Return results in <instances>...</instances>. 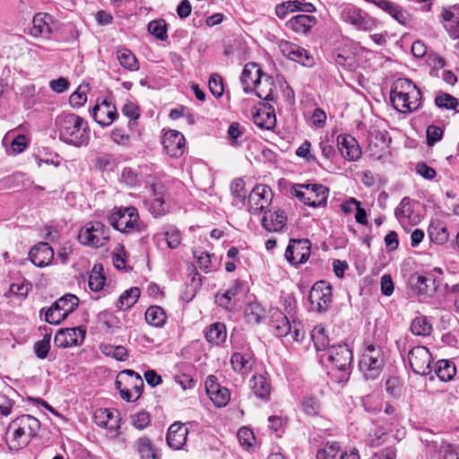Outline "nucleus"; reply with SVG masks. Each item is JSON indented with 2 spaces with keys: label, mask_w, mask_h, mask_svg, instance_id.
<instances>
[{
  "label": "nucleus",
  "mask_w": 459,
  "mask_h": 459,
  "mask_svg": "<svg viewBox=\"0 0 459 459\" xmlns=\"http://www.w3.org/2000/svg\"><path fill=\"white\" fill-rule=\"evenodd\" d=\"M301 408L306 414L314 416L318 414L320 411V403L316 397L307 395L303 397L301 401Z\"/></svg>",
  "instance_id": "4d7b16f0"
},
{
  "label": "nucleus",
  "mask_w": 459,
  "mask_h": 459,
  "mask_svg": "<svg viewBox=\"0 0 459 459\" xmlns=\"http://www.w3.org/2000/svg\"><path fill=\"white\" fill-rule=\"evenodd\" d=\"M431 446L437 450L440 457L437 459H459V446L441 442L437 445V441H433Z\"/></svg>",
  "instance_id": "37998d69"
},
{
  "label": "nucleus",
  "mask_w": 459,
  "mask_h": 459,
  "mask_svg": "<svg viewBox=\"0 0 459 459\" xmlns=\"http://www.w3.org/2000/svg\"><path fill=\"white\" fill-rule=\"evenodd\" d=\"M167 319V316L162 307L159 306H152L145 312L146 322L155 327L162 326Z\"/></svg>",
  "instance_id": "ea45409f"
},
{
  "label": "nucleus",
  "mask_w": 459,
  "mask_h": 459,
  "mask_svg": "<svg viewBox=\"0 0 459 459\" xmlns=\"http://www.w3.org/2000/svg\"><path fill=\"white\" fill-rule=\"evenodd\" d=\"M271 326L275 335L285 337L300 342L305 337V330L300 322H290L289 318L280 310L275 309L271 314Z\"/></svg>",
  "instance_id": "423d86ee"
},
{
  "label": "nucleus",
  "mask_w": 459,
  "mask_h": 459,
  "mask_svg": "<svg viewBox=\"0 0 459 459\" xmlns=\"http://www.w3.org/2000/svg\"><path fill=\"white\" fill-rule=\"evenodd\" d=\"M255 123L261 128L272 129L276 123L275 114L273 112L260 111L254 117Z\"/></svg>",
  "instance_id": "09e8293b"
},
{
  "label": "nucleus",
  "mask_w": 459,
  "mask_h": 459,
  "mask_svg": "<svg viewBox=\"0 0 459 459\" xmlns=\"http://www.w3.org/2000/svg\"><path fill=\"white\" fill-rule=\"evenodd\" d=\"M279 48L281 53L290 60L307 66L313 63V58L308 55L307 51L296 44L281 40L279 43Z\"/></svg>",
  "instance_id": "4be33fe9"
},
{
  "label": "nucleus",
  "mask_w": 459,
  "mask_h": 459,
  "mask_svg": "<svg viewBox=\"0 0 459 459\" xmlns=\"http://www.w3.org/2000/svg\"><path fill=\"white\" fill-rule=\"evenodd\" d=\"M311 338L317 351H325L330 348V340L324 327L320 325L316 326L311 332Z\"/></svg>",
  "instance_id": "c03bdc74"
},
{
  "label": "nucleus",
  "mask_w": 459,
  "mask_h": 459,
  "mask_svg": "<svg viewBox=\"0 0 459 459\" xmlns=\"http://www.w3.org/2000/svg\"><path fill=\"white\" fill-rule=\"evenodd\" d=\"M443 135V131L439 126L431 125L427 128V141L429 145H433L440 141Z\"/></svg>",
  "instance_id": "69168bd1"
},
{
  "label": "nucleus",
  "mask_w": 459,
  "mask_h": 459,
  "mask_svg": "<svg viewBox=\"0 0 459 459\" xmlns=\"http://www.w3.org/2000/svg\"><path fill=\"white\" fill-rule=\"evenodd\" d=\"M97 265H94L90 277H89V287L92 291H100L103 289L106 277L100 270L97 269Z\"/></svg>",
  "instance_id": "603ef678"
},
{
  "label": "nucleus",
  "mask_w": 459,
  "mask_h": 459,
  "mask_svg": "<svg viewBox=\"0 0 459 459\" xmlns=\"http://www.w3.org/2000/svg\"><path fill=\"white\" fill-rule=\"evenodd\" d=\"M208 84H209L210 91L212 92V94L214 97L219 98L223 94L224 89H223L222 79L219 74H212Z\"/></svg>",
  "instance_id": "bf43d9fd"
},
{
  "label": "nucleus",
  "mask_w": 459,
  "mask_h": 459,
  "mask_svg": "<svg viewBox=\"0 0 459 459\" xmlns=\"http://www.w3.org/2000/svg\"><path fill=\"white\" fill-rule=\"evenodd\" d=\"M384 366V356L380 347L368 344L359 362L360 370L367 379H376Z\"/></svg>",
  "instance_id": "6e6552de"
},
{
  "label": "nucleus",
  "mask_w": 459,
  "mask_h": 459,
  "mask_svg": "<svg viewBox=\"0 0 459 459\" xmlns=\"http://www.w3.org/2000/svg\"><path fill=\"white\" fill-rule=\"evenodd\" d=\"M230 191L234 197L244 200L246 198V184L243 179L236 178L230 184Z\"/></svg>",
  "instance_id": "052dcab7"
},
{
  "label": "nucleus",
  "mask_w": 459,
  "mask_h": 459,
  "mask_svg": "<svg viewBox=\"0 0 459 459\" xmlns=\"http://www.w3.org/2000/svg\"><path fill=\"white\" fill-rule=\"evenodd\" d=\"M432 326L424 316L414 318L411 325V331L414 335L427 336L430 334Z\"/></svg>",
  "instance_id": "a18cd8bd"
},
{
  "label": "nucleus",
  "mask_w": 459,
  "mask_h": 459,
  "mask_svg": "<svg viewBox=\"0 0 459 459\" xmlns=\"http://www.w3.org/2000/svg\"><path fill=\"white\" fill-rule=\"evenodd\" d=\"M337 145L342 156L350 161L360 159L362 152L357 140L350 134H342L337 137Z\"/></svg>",
  "instance_id": "412c9836"
},
{
  "label": "nucleus",
  "mask_w": 459,
  "mask_h": 459,
  "mask_svg": "<svg viewBox=\"0 0 459 459\" xmlns=\"http://www.w3.org/2000/svg\"><path fill=\"white\" fill-rule=\"evenodd\" d=\"M333 365V369H336L339 373L336 376L337 382H345L351 375V366L352 361V353L346 343H339L332 345L323 357Z\"/></svg>",
  "instance_id": "39448f33"
},
{
  "label": "nucleus",
  "mask_w": 459,
  "mask_h": 459,
  "mask_svg": "<svg viewBox=\"0 0 459 459\" xmlns=\"http://www.w3.org/2000/svg\"><path fill=\"white\" fill-rule=\"evenodd\" d=\"M317 20L315 16L298 14L291 17L286 22V27L297 34L306 35L312 30Z\"/></svg>",
  "instance_id": "bb28decb"
},
{
  "label": "nucleus",
  "mask_w": 459,
  "mask_h": 459,
  "mask_svg": "<svg viewBox=\"0 0 459 459\" xmlns=\"http://www.w3.org/2000/svg\"><path fill=\"white\" fill-rule=\"evenodd\" d=\"M227 330L222 323H213L205 330V339L213 345H220L226 341Z\"/></svg>",
  "instance_id": "c9c22d12"
},
{
  "label": "nucleus",
  "mask_w": 459,
  "mask_h": 459,
  "mask_svg": "<svg viewBox=\"0 0 459 459\" xmlns=\"http://www.w3.org/2000/svg\"><path fill=\"white\" fill-rule=\"evenodd\" d=\"M188 429L178 422H175L169 428L167 434L168 445L175 449H180L186 442Z\"/></svg>",
  "instance_id": "c85d7f7f"
},
{
  "label": "nucleus",
  "mask_w": 459,
  "mask_h": 459,
  "mask_svg": "<svg viewBox=\"0 0 459 459\" xmlns=\"http://www.w3.org/2000/svg\"><path fill=\"white\" fill-rule=\"evenodd\" d=\"M341 452V446L338 442L328 441L325 446L316 453V459H336Z\"/></svg>",
  "instance_id": "de8ad7c7"
},
{
  "label": "nucleus",
  "mask_w": 459,
  "mask_h": 459,
  "mask_svg": "<svg viewBox=\"0 0 459 459\" xmlns=\"http://www.w3.org/2000/svg\"><path fill=\"white\" fill-rule=\"evenodd\" d=\"M164 236L167 246L171 248H177L181 243L180 231L174 226H168L164 230Z\"/></svg>",
  "instance_id": "5fc2aeb1"
},
{
  "label": "nucleus",
  "mask_w": 459,
  "mask_h": 459,
  "mask_svg": "<svg viewBox=\"0 0 459 459\" xmlns=\"http://www.w3.org/2000/svg\"><path fill=\"white\" fill-rule=\"evenodd\" d=\"M86 329L83 326L58 330L54 338V343L59 348H68L82 343Z\"/></svg>",
  "instance_id": "dca6fc26"
},
{
  "label": "nucleus",
  "mask_w": 459,
  "mask_h": 459,
  "mask_svg": "<svg viewBox=\"0 0 459 459\" xmlns=\"http://www.w3.org/2000/svg\"><path fill=\"white\" fill-rule=\"evenodd\" d=\"M134 448L140 459H159L156 449L147 437H139L134 442Z\"/></svg>",
  "instance_id": "e433bc0d"
},
{
  "label": "nucleus",
  "mask_w": 459,
  "mask_h": 459,
  "mask_svg": "<svg viewBox=\"0 0 459 459\" xmlns=\"http://www.w3.org/2000/svg\"><path fill=\"white\" fill-rule=\"evenodd\" d=\"M264 74L262 72L257 64H247L243 69L240 78L244 91L246 93L252 92L258 81L263 77Z\"/></svg>",
  "instance_id": "a878e982"
},
{
  "label": "nucleus",
  "mask_w": 459,
  "mask_h": 459,
  "mask_svg": "<svg viewBox=\"0 0 459 459\" xmlns=\"http://www.w3.org/2000/svg\"><path fill=\"white\" fill-rule=\"evenodd\" d=\"M94 422L101 428L107 429V437L110 439L119 437L121 419L119 415H114V411L109 409H97L93 415Z\"/></svg>",
  "instance_id": "ddd939ff"
},
{
  "label": "nucleus",
  "mask_w": 459,
  "mask_h": 459,
  "mask_svg": "<svg viewBox=\"0 0 459 459\" xmlns=\"http://www.w3.org/2000/svg\"><path fill=\"white\" fill-rule=\"evenodd\" d=\"M390 100L397 111L410 114L420 108L421 92L412 81L407 78H398L392 85Z\"/></svg>",
  "instance_id": "f03ea898"
},
{
  "label": "nucleus",
  "mask_w": 459,
  "mask_h": 459,
  "mask_svg": "<svg viewBox=\"0 0 459 459\" xmlns=\"http://www.w3.org/2000/svg\"><path fill=\"white\" fill-rule=\"evenodd\" d=\"M250 386L255 395L261 399H266L271 394V382L266 374H255L250 379Z\"/></svg>",
  "instance_id": "72a5a7b5"
},
{
  "label": "nucleus",
  "mask_w": 459,
  "mask_h": 459,
  "mask_svg": "<svg viewBox=\"0 0 459 459\" xmlns=\"http://www.w3.org/2000/svg\"><path fill=\"white\" fill-rule=\"evenodd\" d=\"M92 117L101 126H108L117 117L116 106L108 100L98 101L92 108Z\"/></svg>",
  "instance_id": "6ab92c4d"
},
{
  "label": "nucleus",
  "mask_w": 459,
  "mask_h": 459,
  "mask_svg": "<svg viewBox=\"0 0 459 459\" xmlns=\"http://www.w3.org/2000/svg\"><path fill=\"white\" fill-rule=\"evenodd\" d=\"M59 139L65 143L81 147L86 145L90 138L87 121L74 114L62 112L55 120Z\"/></svg>",
  "instance_id": "f257e3e1"
},
{
  "label": "nucleus",
  "mask_w": 459,
  "mask_h": 459,
  "mask_svg": "<svg viewBox=\"0 0 459 459\" xmlns=\"http://www.w3.org/2000/svg\"><path fill=\"white\" fill-rule=\"evenodd\" d=\"M29 257L35 266L46 267L54 258V250L48 243L40 242L31 247Z\"/></svg>",
  "instance_id": "5701e85b"
},
{
  "label": "nucleus",
  "mask_w": 459,
  "mask_h": 459,
  "mask_svg": "<svg viewBox=\"0 0 459 459\" xmlns=\"http://www.w3.org/2000/svg\"><path fill=\"white\" fill-rule=\"evenodd\" d=\"M117 58L119 64L129 71H137L139 69L135 56L127 48L117 49Z\"/></svg>",
  "instance_id": "79ce46f5"
},
{
  "label": "nucleus",
  "mask_w": 459,
  "mask_h": 459,
  "mask_svg": "<svg viewBox=\"0 0 459 459\" xmlns=\"http://www.w3.org/2000/svg\"><path fill=\"white\" fill-rule=\"evenodd\" d=\"M274 88L275 84L273 79L270 75L264 74L263 77L258 81L253 91L259 99L264 100H273Z\"/></svg>",
  "instance_id": "f704fd0d"
},
{
  "label": "nucleus",
  "mask_w": 459,
  "mask_h": 459,
  "mask_svg": "<svg viewBox=\"0 0 459 459\" xmlns=\"http://www.w3.org/2000/svg\"><path fill=\"white\" fill-rule=\"evenodd\" d=\"M309 301L314 310L326 311L332 303V286L325 281H316L309 293Z\"/></svg>",
  "instance_id": "9b49d317"
},
{
  "label": "nucleus",
  "mask_w": 459,
  "mask_h": 459,
  "mask_svg": "<svg viewBox=\"0 0 459 459\" xmlns=\"http://www.w3.org/2000/svg\"><path fill=\"white\" fill-rule=\"evenodd\" d=\"M435 373L444 382L450 381L455 376V365L447 359H440L437 362Z\"/></svg>",
  "instance_id": "58836bf2"
},
{
  "label": "nucleus",
  "mask_w": 459,
  "mask_h": 459,
  "mask_svg": "<svg viewBox=\"0 0 459 459\" xmlns=\"http://www.w3.org/2000/svg\"><path fill=\"white\" fill-rule=\"evenodd\" d=\"M411 281L415 290L421 295H431L437 290L440 282L432 273L416 274Z\"/></svg>",
  "instance_id": "b1692460"
},
{
  "label": "nucleus",
  "mask_w": 459,
  "mask_h": 459,
  "mask_svg": "<svg viewBox=\"0 0 459 459\" xmlns=\"http://www.w3.org/2000/svg\"><path fill=\"white\" fill-rule=\"evenodd\" d=\"M121 179L130 186H134L139 182L138 174L131 168H125L123 169Z\"/></svg>",
  "instance_id": "774afa93"
},
{
  "label": "nucleus",
  "mask_w": 459,
  "mask_h": 459,
  "mask_svg": "<svg viewBox=\"0 0 459 459\" xmlns=\"http://www.w3.org/2000/svg\"><path fill=\"white\" fill-rule=\"evenodd\" d=\"M306 194L311 197L308 205L314 208L325 206L328 197V188L320 184H306Z\"/></svg>",
  "instance_id": "c756f323"
},
{
  "label": "nucleus",
  "mask_w": 459,
  "mask_h": 459,
  "mask_svg": "<svg viewBox=\"0 0 459 459\" xmlns=\"http://www.w3.org/2000/svg\"><path fill=\"white\" fill-rule=\"evenodd\" d=\"M50 335L46 334L42 340H39L34 344V351L39 359H45L50 349Z\"/></svg>",
  "instance_id": "13d9d810"
},
{
  "label": "nucleus",
  "mask_w": 459,
  "mask_h": 459,
  "mask_svg": "<svg viewBox=\"0 0 459 459\" xmlns=\"http://www.w3.org/2000/svg\"><path fill=\"white\" fill-rule=\"evenodd\" d=\"M108 239V228L98 221L87 222L78 234L81 244L95 248L105 246Z\"/></svg>",
  "instance_id": "0eeeda50"
},
{
  "label": "nucleus",
  "mask_w": 459,
  "mask_h": 459,
  "mask_svg": "<svg viewBox=\"0 0 459 459\" xmlns=\"http://www.w3.org/2000/svg\"><path fill=\"white\" fill-rule=\"evenodd\" d=\"M394 214L396 219L403 224L416 225L420 221V217L413 211L412 201L409 197L403 198L395 208Z\"/></svg>",
  "instance_id": "cd10ccee"
},
{
  "label": "nucleus",
  "mask_w": 459,
  "mask_h": 459,
  "mask_svg": "<svg viewBox=\"0 0 459 459\" xmlns=\"http://www.w3.org/2000/svg\"><path fill=\"white\" fill-rule=\"evenodd\" d=\"M100 351L106 356L116 359L119 361H124L127 359L128 353L124 346H114L110 344L100 345Z\"/></svg>",
  "instance_id": "49530a36"
},
{
  "label": "nucleus",
  "mask_w": 459,
  "mask_h": 459,
  "mask_svg": "<svg viewBox=\"0 0 459 459\" xmlns=\"http://www.w3.org/2000/svg\"><path fill=\"white\" fill-rule=\"evenodd\" d=\"M140 293V290L137 287L125 290L117 299L116 307L120 310L130 308L137 302Z\"/></svg>",
  "instance_id": "4c0bfd02"
},
{
  "label": "nucleus",
  "mask_w": 459,
  "mask_h": 459,
  "mask_svg": "<svg viewBox=\"0 0 459 459\" xmlns=\"http://www.w3.org/2000/svg\"><path fill=\"white\" fill-rule=\"evenodd\" d=\"M121 111L126 117H129L130 120H136L140 116L139 107L129 100L124 104Z\"/></svg>",
  "instance_id": "0e129e2a"
},
{
  "label": "nucleus",
  "mask_w": 459,
  "mask_h": 459,
  "mask_svg": "<svg viewBox=\"0 0 459 459\" xmlns=\"http://www.w3.org/2000/svg\"><path fill=\"white\" fill-rule=\"evenodd\" d=\"M429 237L431 242L443 245L448 240L449 233L442 223H432L429 227Z\"/></svg>",
  "instance_id": "a19ab883"
},
{
  "label": "nucleus",
  "mask_w": 459,
  "mask_h": 459,
  "mask_svg": "<svg viewBox=\"0 0 459 459\" xmlns=\"http://www.w3.org/2000/svg\"><path fill=\"white\" fill-rule=\"evenodd\" d=\"M435 103L439 108L455 110L458 106L457 100L446 92H438L435 98Z\"/></svg>",
  "instance_id": "3c124183"
},
{
  "label": "nucleus",
  "mask_w": 459,
  "mask_h": 459,
  "mask_svg": "<svg viewBox=\"0 0 459 459\" xmlns=\"http://www.w3.org/2000/svg\"><path fill=\"white\" fill-rule=\"evenodd\" d=\"M159 188L160 187L156 184L151 186L154 198L150 204L149 211L154 217L163 216L169 212V204L167 203L162 193L159 191Z\"/></svg>",
  "instance_id": "2f4dec72"
},
{
  "label": "nucleus",
  "mask_w": 459,
  "mask_h": 459,
  "mask_svg": "<svg viewBox=\"0 0 459 459\" xmlns=\"http://www.w3.org/2000/svg\"><path fill=\"white\" fill-rule=\"evenodd\" d=\"M148 30L156 39L165 40L168 38L167 24L164 20L152 21L148 25Z\"/></svg>",
  "instance_id": "6e6d98bb"
},
{
  "label": "nucleus",
  "mask_w": 459,
  "mask_h": 459,
  "mask_svg": "<svg viewBox=\"0 0 459 459\" xmlns=\"http://www.w3.org/2000/svg\"><path fill=\"white\" fill-rule=\"evenodd\" d=\"M246 316L250 323H260L264 316V311L258 305H249L246 310Z\"/></svg>",
  "instance_id": "680f3d73"
},
{
  "label": "nucleus",
  "mask_w": 459,
  "mask_h": 459,
  "mask_svg": "<svg viewBox=\"0 0 459 459\" xmlns=\"http://www.w3.org/2000/svg\"><path fill=\"white\" fill-rule=\"evenodd\" d=\"M311 244L308 239L290 240L285 251L286 259L293 265L304 264L310 256Z\"/></svg>",
  "instance_id": "4468645a"
},
{
  "label": "nucleus",
  "mask_w": 459,
  "mask_h": 459,
  "mask_svg": "<svg viewBox=\"0 0 459 459\" xmlns=\"http://www.w3.org/2000/svg\"><path fill=\"white\" fill-rule=\"evenodd\" d=\"M162 144L168 155L178 158L184 153L185 137L178 131L169 130L163 135Z\"/></svg>",
  "instance_id": "aec40b11"
},
{
  "label": "nucleus",
  "mask_w": 459,
  "mask_h": 459,
  "mask_svg": "<svg viewBox=\"0 0 459 459\" xmlns=\"http://www.w3.org/2000/svg\"><path fill=\"white\" fill-rule=\"evenodd\" d=\"M272 199V189L266 185H258L248 196L249 208L255 213L264 212L271 204Z\"/></svg>",
  "instance_id": "f3484780"
},
{
  "label": "nucleus",
  "mask_w": 459,
  "mask_h": 459,
  "mask_svg": "<svg viewBox=\"0 0 459 459\" xmlns=\"http://www.w3.org/2000/svg\"><path fill=\"white\" fill-rule=\"evenodd\" d=\"M408 359L415 374L426 376L431 372V353L424 346H415L410 350Z\"/></svg>",
  "instance_id": "f8f14e48"
},
{
  "label": "nucleus",
  "mask_w": 459,
  "mask_h": 459,
  "mask_svg": "<svg viewBox=\"0 0 459 459\" xmlns=\"http://www.w3.org/2000/svg\"><path fill=\"white\" fill-rule=\"evenodd\" d=\"M245 127L238 122H233L230 125L228 129V138L233 146H238L243 142V135Z\"/></svg>",
  "instance_id": "8fccbe9b"
},
{
  "label": "nucleus",
  "mask_w": 459,
  "mask_h": 459,
  "mask_svg": "<svg viewBox=\"0 0 459 459\" xmlns=\"http://www.w3.org/2000/svg\"><path fill=\"white\" fill-rule=\"evenodd\" d=\"M150 421V415L146 411H139L132 416V423L138 429L146 428Z\"/></svg>",
  "instance_id": "e2e57ef3"
},
{
  "label": "nucleus",
  "mask_w": 459,
  "mask_h": 459,
  "mask_svg": "<svg viewBox=\"0 0 459 459\" xmlns=\"http://www.w3.org/2000/svg\"><path fill=\"white\" fill-rule=\"evenodd\" d=\"M88 85H80L70 96L69 102L73 108H81L87 101Z\"/></svg>",
  "instance_id": "864d4df0"
},
{
  "label": "nucleus",
  "mask_w": 459,
  "mask_h": 459,
  "mask_svg": "<svg viewBox=\"0 0 459 459\" xmlns=\"http://www.w3.org/2000/svg\"><path fill=\"white\" fill-rule=\"evenodd\" d=\"M445 27L450 37L453 39L459 38V5H453L445 8L442 13Z\"/></svg>",
  "instance_id": "7c9ffc66"
},
{
  "label": "nucleus",
  "mask_w": 459,
  "mask_h": 459,
  "mask_svg": "<svg viewBox=\"0 0 459 459\" xmlns=\"http://www.w3.org/2000/svg\"><path fill=\"white\" fill-rule=\"evenodd\" d=\"M79 305V299L74 294H66L47 309L45 320L51 325H59Z\"/></svg>",
  "instance_id": "1a4fd4ad"
},
{
  "label": "nucleus",
  "mask_w": 459,
  "mask_h": 459,
  "mask_svg": "<svg viewBox=\"0 0 459 459\" xmlns=\"http://www.w3.org/2000/svg\"><path fill=\"white\" fill-rule=\"evenodd\" d=\"M52 17L48 13H38L33 17L30 34L33 37H48L51 33Z\"/></svg>",
  "instance_id": "473e14b6"
},
{
  "label": "nucleus",
  "mask_w": 459,
  "mask_h": 459,
  "mask_svg": "<svg viewBox=\"0 0 459 459\" xmlns=\"http://www.w3.org/2000/svg\"><path fill=\"white\" fill-rule=\"evenodd\" d=\"M110 225L124 234L146 233L147 226L139 220L136 208L133 206L116 208L108 218Z\"/></svg>",
  "instance_id": "20e7f679"
},
{
  "label": "nucleus",
  "mask_w": 459,
  "mask_h": 459,
  "mask_svg": "<svg viewBox=\"0 0 459 459\" xmlns=\"http://www.w3.org/2000/svg\"><path fill=\"white\" fill-rule=\"evenodd\" d=\"M40 429L35 417L24 414L13 420L6 431V442L10 450L18 451L25 447Z\"/></svg>",
  "instance_id": "7ed1b4c3"
},
{
  "label": "nucleus",
  "mask_w": 459,
  "mask_h": 459,
  "mask_svg": "<svg viewBox=\"0 0 459 459\" xmlns=\"http://www.w3.org/2000/svg\"><path fill=\"white\" fill-rule=\"evenodd\" d=\"M261 224L268 232H283L287 230V215L281 210L264 211Z\"/></svg>",
  "instance_id": "a211bd4d"
},
{
  "label": "nucleus",
  "mask_w": 459,
  "mask_h": 459,
  "mask_svg": "<svg viewBox=\"0 0 459 459\" xmlns=\"http://www.w3.org/2000/svg\"><path fill=\"white\" fill-rule=\"evenodd\" d=\"M207 395L213 404L219 408L226 406L230 400V392L228 388L221 386L213 375H209L204 382Z\"/></svg>",
  "instance_id": "2eb2a0df"
},
{
  "label": "nucleus",
  "mask_w": 459,
  "mask_h": 459,
  "mask_svg": "<svg viewBox=\"0 0 459 459\" xmlns=\"http://www.w3.org/2000/svg\"><path fill=\"white\" fill-rule=\"evenodd\" d=\"M341 18L360 30H373L377 27V20L364 13L361 9L347 4L342 7Z\"/></svg>",
  "instance_id": "9d476101"
},
{
  "label": "nucleus",
  "mask_w": 459,
  "mask_h": 459,
  "mask_svg": "<svg viewBox=\"0 0 459 459\" xmlns=\"http://www.w3.org/2000/svg\"><path fill=\"white\" fill-rule=\"evenodd\" d=\"M311 143L305 141L296 151L297 156L305 159L307 162H314L316 158L310 153Z\"/></svg>",
  "instance_id": "338daca9"
},
{
  "label": "nucleus",
  "mask_w": 459,
  "mask_h": 459,
  "mask_svg": "<svg viewBox=\"0 0 459 459\" xmlns=\"http://www.w3.org/2000/svg\"><path fill=\"white\" fill-rule=\"evenodd\" d=\"M230 363L235 372L241 375H247L255 364L254 354L251 351L233 352L230 358Z\"/></svg>",
  "instance_id": "393cba45"
}]
</instances>
